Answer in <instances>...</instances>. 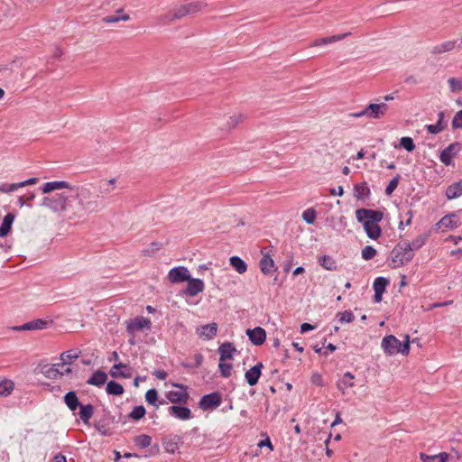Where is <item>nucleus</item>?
<instances>
[{
	"label": "nucleus",
	"mask_w": 462,
	"mask_h": 462,
	"mask_svg": "<svg viewBox=\"0 0 462 462\" xmlns=\"http://www.w3.org/2000/svg\"><path fill=\"white\" fill-rule=\"evenodd\" d=\"M59 189H68L70 196L77 200L76 206L71 208V215L69 218H81L92 213H97L101 210L102 206L90 189L85 186H74L65 180H55L44 183L42 186V191L44 194Z\"/></svg>",
	"instance_id": "1"
},
{
	"label": "nucleus",
	"mask_w": 462,
	"mask_h": 462,
	"mask_svg": "<svg viewBox=\"0 0 462 462\" xmlns=\"http://www.w3.org/2000/svg\"><path fill=\"white\" fill-rule=\"evenodd\" d=\"M70 191L67 189V191L51 193L49 192V195L42 199V205L48 208H50L53 212L61 213L65 212L69 209L71 210L72 206L69 205Z\"/></svg>",
	"instance_id": "2"
},
{
	"label": "nucleus",
	"mask_w": 462,
	"mask_h": 462,
	"mask_svg": "<svg viewBox=\"0 0 462 462\" xmlns=\"http://www.w3.org/2000/svg\"><path fill=\"white\" fill-rule=\"evenodd\" d=\"M413 258L411 245L408 243L398 244L391 252L390 265L400 267L408 263Z\"/></svg>",
	"instance_id": "3"
},
{
	"label": "nucleus",
	"mask_w": 462,
	"mask_h": 462,
	"mask_svg": "<svg viewBox=\"0 0 462 462\" xmlns=\"http://www.w3.org/2000/svg\"><path fill=\"white\" fill-rule=\"evenodd\" d=\"M173 387L178 388V391H169L166 394L167 399L173 404L185 405L189 400V394L188 393V386L179 383H172Z\"/></svg>",
	"instance_id": "4"
},
{
	"label": "nucleus",
	"mask_w": 462,
	"mask_h": 462,
	"mask_svg": "<svg viewBox=\"0 0 462 462\" xmlns=\"http://www.w3.org/2000/svg\"><path fill=\"white\" fill-rule=\"evenodd\" d=\"M126 331L128 334L134 336L136 332L143 329L150 330L152 322L148 318L143 316L136 317L125 321Z\"/></svg>",
	"instance_id": "5"
},
{
	"label": "nucleus",
	"mask_w": 462,
	"mask_h": 462,
	"mask_svg": "<svg viewBox=\"0 0 462 462\" xmlns=\"http://www.w3.org/2000/svg\"><path fill=\"white\" fill-rule=\"evenodd\" d=\"M203 2H190L177 7L172 14V19H180L188 14H195L201 11L205 7Z\"/></svg>",
	"instance_id": "6"
},
{
	"label": "nucleus",
	"mask_w": 462,
	"mask_h": 462,
	"mask_svg": "<svg viewBox=\"0 0 462 462\" xmlns=\"http://www.w3.org/2000/svg\"><path fill=\"white\" fill-rule=\"evenodd\" d=\"M222 396L218 392L205 394L201 397L199 406L203 411L215 410L220 406Z\"/></svg>",
	"instance_id": "7"
},
{
	"label": "nucleus",
	"mask_w": 462,
	"mask_h": 462,
	"mask_svg": "<svg viewBox=\"0 0 462 462\" xmlns=\"http://www.w3.org/2000/svg\"><path fill=\"white\" fill-rule=\"evenodd\" d=\"M356 217L358 222L379 223L383 217V212L367 208H360L356 211Z\"/></svg>",
	"instance_id": "8"
},
{
	"label": "nucleus",
	"mask_w": 462,
	"mask_h": 462,
	"mask_svg": "<svg viewBox=\"0 0 462 462\" xmlns=\"http://www.w3.org/2000/svg\"><path fill=\"white\" fill-rule=\"evenodd\" d=\"M189 273H190L187 267L177 266L169 271L167 279L172 284H179L189 280Z\"/></svg>",
	"instance_id": "9"
},
{
	"label": "nucleus",
	"mask_w": 462,
	"mask_h": 462,
	"mask_svg": "<svg viewBox=\"0 0 462 462\" xmlns=\"http://www.w3.org/2000/svg\"><path fill=\"white\" fill-rule=\"evenodd\" d=\"M460 150L461 144L459 143H450L440 152V162L446 166L453 165V158L457 155Z\"/></svg>",
	"instance_id": "10"
},
{
	"label": "nucleus",
	"mask_w": 462,
	"mask_h": 462,
	"mask_svg": "<svg viewBox=\"0 0 462 462\" xmlns=\"http://www.w3.org/2000/svg\"><path fill=\"white\" fill-rule=\"evenodd\" d=\"M382 348L388 356H393L400 352L401 341L393 335L386 336L382 340Z\"/></svg>",
	"instance_id": "11"
},
{
	"label": "nucleus",
	"mask_w": 462,
	"mask_h": 462,
	"mask_svg": "<svg viewBox=\"0 0 462 462\" xmlns=\"http://www.w3.org/2000/svg\"><path fill=\"white\" fill-rule=\"evenodd\" d=\"M365 107L368 119L383 118L386 115L389 108L388 105L385 102L379 104L372 103L366 106Z\"/></svg>",
	"instance_id": "12"
},
{
	"label": "nucleus",
	"mask_w": 462,
	"mask_h": 462,
	"mask_svg": "<svg viewBox=\"0 0 462 462\" xmlns=\"http://www.w3.org/2000/svg\"><path fill=\"white\" fill-rule=\"evenodd\" d=\"M263 367V363L259 362L245 372V378L246 383L250 386H254L257 384L259 378L262 374Z\"/></svg>",
	"instance_id": "13"
},
{
	"label": "nucleus",
	"mask_w": 462,
	"mask_h": 462,
	"mask_svg": "<svg viewBox=\"0 0 462 462\" xmlns=\"http://www.w3.org/2000/svg\"><path fill=\"white\" fill-rule=\"evenodd\" d=\"M246 335L248 336L249 340L255 346L263 345L266 339V332L261 327H256L253 329H246Z\"/></svg>",
	"instance_id": "14"
},
{
	"label": "nucleus",
	"mask_w": 462,
	"mask_h": 462,
	"mask_svg": "<svg viewBox=\"0 0 462 462\" xmlns=\"http://www.w3.org/2000/svg\"><path fill=\"white\" fill-rule=\"evenodd\" d=\"M198 336L204 340H211L215 337L217 332V324L212 322L210 324L203 325L197 328Z\"/></svg>",
	"instance_id": "15"
},
{
	"label": "nucleus",
	"mask_w": 462,
	"mask_h": 462,
	"mask_svg": "<svg viewBox=\"0 0 462 462\" xmlns=\"http://www.w3.org/2000/svg\"><path fill=\"white\" fill-rule=\"evenodd\" d=\"M168 411L170 415L181 420H187L192 418L190 409L180 404L170 406Z\"/></svg>",
	"instance_id": "16"
},
{
	"label": "nucleus",
	"mask_w": 462,
	"mask_h": 462,
	"mask_svg": "<svg viewBox=\"0 0 462 462\" xmlns=\"http://www.w3.org/2000/svg\"><path fill=\"white\" fill-rule=\"evenodd\" d=\"M109 374L113 378H130L132 376L130 368L123 363L115 364Z\"/></svg>",
	"instance_id": "17"
},
{
	"label": "nucleus",
	"mask_w": 462,
	"mask_h": 462,
	"mask_svg": "<svg viewBox=\"0 0 462 462\" xmlns=\"http://www.w3.org/2000/svg\"><path fill=\"white\" fill-rule=\"evenodd\" d=\"M218 353L220 355L219 360L221 362L226 360H232L234 354L236 352V347L231 342H224L218 347Z\"/></svg>",
	"instance_id": "18"
},
{
	"label": "nucleus",
	"mask_w": 462,
	"mask_h": 462,
	"mask_svg": "<svg viewBox=\"0 0 462 462\" xmlns=\"http://www.w3.org/2000/svg\"><path fill=\"white\" fill-rule=\"evenodd\" d=\"M457 46V41L449 40L443 42L439 44L433 46L430 50V53L433 55H439L446 52L452 51Z\"/></svg>",
	"instance_id": "19"
},
{
	"label": "nucleus",
	"mask_w": 462,
	"mask_h": 462,
	"mask_svg": "<svg viewBox=\"0 0 462 462\" xmlns=\"http://www.w3.org/2000/svg\"><path fill=\"white\" fill-rule=\"evenodd\" d=\"M350 34H351L350 32H346V33H343V34H338V35H333V36H329V37H324V38L316 39L315 41H313L310 43V47H319V46H322V45H327V44L334 43L336 42H338V41H341V40L345 39L346 37H347Z\"/></svg>",
	"instance_id": "20"
},
{
	"label": "nucleus",
	"mask_w": 462,
	"mask_h": 462,
	"mask_svg": "<svg viewBox=\"0 0 462 462\" xmlns=\"http://www.w3.org/2000/svg\"><path fill=\"white\" fill-rule=\"evenodd\" d=\"M445 196L448 199H455L462 196V180L454 182L447 187Z\"/></svg>",
	"instance_id": "21"
},
{
	"label": "nucleus",
	"mask_w": 462,
	"mask_h": 462,
	"mask_svg": "<svg viewBox=\"0 0 462 462\" xmlns=\"http://www.w3.org/2000/svg\"><path fill=\"white\" fill-rule=\"evenodd\" d=\"M354 379L355 376L346 372L337 383V389L344 394L346 389L354 386Z\"/></svg>",
	"instance_id": "22"
},
{
	"label": "nucleus",
	"mask_w": 462,
	"mask_h": 462,
	"mask_svg": "<svg viewBox=\"0 0 462 462\" xmlns=\"http://www.w3.org/2000/svg\"><path fill=\"white\" fill-rule=\"evenodd\" d=\"M364 229L367 235V236L371 239H377L382 235L381 227L378 223H368L363 222Z\"/></svg>",
	"instance_id": "23"
},
{
	"label": "nucleus",
	"mask_w": 462,
	"mask_h": 462,
	"mask_svg": "<svg viewBox=\"0 0 462 462\" xmlns=\"http://www.w3.org/2000/svg\"><path fill=\"white\" fill-rule=\"evenodd\" d=\"M106 374L101 370H97L88 379L87 383L100 387L106 383Z\"/></svg>",
	"instance_id": "24"
},
{
	"label": "nucleus",
	"mask_w": 462,
	"mask_h": 462,
	"mask_svg": "<svg viewBox=\"0 0 462 462\" xmlns=\"http://www.w3.org/2000/svg\"><path fill=\"white\" fill-rule=\"evenodd\" d=\"M354 195L357 199H368L371 195L370 189L365 181L354 186Z\"/></svg>",
	"instance_id": "25"
},
{
	"label": "nucleus",
	"mask_w": 462,
	"mask_h": 462,
	"mask_svg": "<svg viewBox=\"0 0 462 462\" xmlns=\"http://www.w3.org/2000/svg\"><path fill=\"white\" fill-rule=\"evenodd\" d=\"M81 351L79 349H69L68 351L63 352L60 355V363L61 367L65 366L66 365L70 364L73 360H76L80 356Z\"/></svg>",
	"instance_id": "26"
},
{
	"label": "nucleus",
	"mask_w": 462,
	"mask_h": 462,
	"mask_svg": "<svg viewBox=\"0 0 462 462\" xmlns=\"http://www.w3.org/2000/svg\"><path fill=\"white\" fill-rule=\"evenodd\" d=\"M129 19H130V16L124 13V9L123 8H120V9L116 10V14L105 16L102 19V21L105 23H118L120 21L126 22Z\"/></svg>",
	"instance_id": "27"
},
{
	"label": "nucleus",
	"mask_w": 462,
	"mask_h": 462,
	"mask_svg": "<svg viewBox=\"0 0 462 462\" xmlns=\"http://www.w3.org/2000/svg\"><path fill=\"white\" fill-rule=\"evenodd\" d=\"M64 402L66 403V405L68 406V408L72 411H75L79 407V405L81 404L78 399V396L76 394V393L74 391H69V393H67L64 396Z\"/></svg>",
	"instance_id": "28"
},
{
	"label": "nucleus",
	"mask_w": 462,
	"mask_h": 462,
	"mask_svg": "<svg viewBox=\"0 0 462 462\" xmlns=\"http://www.w3.org/2000/svg\"><path fill=\"white\" fill-rule=\"evenodd\" d=\"M60 367H61L60 364L45 365L42 367V373L47 378L56 379L60 376Z\"/></svg>",
	"instance_id": "29"
},
{
	"label": "nucleus",
	"mask_w": 462,
	"mask_h": 462,
	"mask_svg": "<svg viewBox=\"0 0 462 462\" xmlns=\"http://www.w3.org/2000/svg\"><path fill=\"white\" fill-rule=\"evenodd\" d=\"M14 220V216L12 213H8L5 216L3 222L0 226V237H5L9 234Z\"/></svg>",
	"instance_id": "30"
},
{
	"label": "nucleus",
	"mask_w": 462,
	"mask_h": 462,
	"mask_svg": "<svg viewBox=\"0 0 462 462\" xmlns=\"http://www.w3.org/2000/svg\"><path fill=\"white\" fill-rule=\"evenodd\" d=\"M420 458L423 462H447L448 454L446 452H440L436 455H427L425 453H420Z\"/></svg>",
	"instance_id": "31"
},
{
	"label": "nucleus",
	"mask_w": 462,
	"mask_h": 462,
	"mask_svg": "<svg viewBox=\"0 0 462 462\" xmlns=\"http://www.w3.org/2000/svg\"><path fill=\"white\" fill-rule=\"evenodd\" d=\"M180 437L174 436L171 439H165L162 442L163 448L167 453L174 454L176 450L179 448V442L180 441Z\"/></svg>",
	"instance_id": "32"
},
{
	"label": "nucleus",
	"mask_w": 462,
	"mask_h": 462,
	"mask_svg": "<svg viewBox=\"0 0 462 462\" xmlns=\"http://www.w3.org/2000/svg\"><path fill=\"white\" fill-rule=\"evenodd\" d=\"M439 226H444L448 229H454L457 227V220L456 214H449L443 217L437 224Z\"/></svg>",
	"instance_id": "33"
},
{
	"label": "nucleus",
	"mask_w": 462,
	"mask_h": 462,
	"mask_svg": "<svg viewBox=\"0 0 462 462\" xmlns=\"http://www.w3.org/2000/svg\"><path fill=\"white\" fill-rule=\"evenodd\" d=\"M259 265H260L261 271L264 274H269L274 271V262L272 259V257L268 254H265L262 257V259L260 260Z\"/></svg>",
	"instance_id": "34"
},
{
	"label": "nucleus",
	"mask_w": 462,
	"mask_h": 462,
	"mask_svg": "<svg viewBox=\"0 0 462 462\" xmlns=\"http://www.w3.org/2000/svg\"><path fill=\"white\" fill-rule=\"evenodd\" d=\"M80 411L79 412V416L80 420L85 423L88 424L91 417L94 413V407L91 404L79 405Z\"/></svg>",
	"instance_id": "35"
},
{
	"label": "nucleus",
	"mask_w": 462,
	"mask_h": 462,
	"mask_svg": "<svg viewBox=\"0 0 462 462\" xmlns=\"http://www.w3.org/2000/svg\"><path fill=\"white\" fill-rule=\"evenodd\" d=\"M245 119V116L243 114H235L230 116L226 122V127L227 130L236 128L237 125L242 124Z\"/></svg>",
	"instance_id": "36"
},
{
	"label": "nucleus",
	"mask_w": 462,
	"mask_h": 462,
	"mask_svg": "<svg viewBox=\"0 0 462 462\" xmlns=\"http://www.w3.org/2000/svg\"><path fill=\"white\" fill-rule=\"evenodd\" d=\"M231 266L240 274L246 272L247 264L245 262L240 258L239 256H232L230 258Z\"/></svg>",
	"instance_id": "37"
},
{
	"label": "nucleus",
	"mask_w": 462,
	"mask_h": 462,
	"mask_svg": "<svg viewBox=\"0 0 462 462\" xmlns=\"http://www.w3.org/2000/svg\"><path fill=\"white\" fill-rule=\"evenodd\" d=\"M106 391L109 395L119 396L124 393V387L116 381H110L106 384Z\"/></svg>",
	"instance_id": "38"
},
{
	"label": "nucleus",
	"mask_w": 462,
	"mask_h": 462,
	"mask_svg": "<svg viewBox=\"0 0 462 462\" xmlns=\"http://www.w3.org/2000/svg\"><path fill=\"white\" fill-rule=\"evenodd\" d=\"M145 400H146V402L149 404H151V405H152V406H154L156 408H158L159 405H161V404H166L167 403L164 400H162V401L159 402V403H157L158 393H157V391L155 389H150V390H148L146 392V393H145Z\"/></svg>",
	"instance_id": "39"
},
{
	"label": "nucleus",
	"mask_w": 462,
	"mask_h": 462,
	"mask_svg": "<svg viewBox=\"0 0 462 462\" xmlns=\"http://www.w3.org/2000/svg\"><path fill=\"white\" fill-rule=\"evenodd\" d=\"M442 119H443V113L440 112V113H439V120H438L437 124L427 125L426 126L427 131L431 134H437L442 132L443 129L445 128V126L442 124Z\"/></svg>",
	"instance_id": "40"
},
{
	"label": "nucleus",
	"mask_w": 462,
	"mask_h": 462,
	"mask_svg": "<svg viewBox=\"0 0 462 462\" xmlns=\"http://www.w3.org/2000/svg\"><path fill=\"white\" fill-rule=\"evenodd\" d=\"M14 383L11 380L5 379L0 382V395L8 396L14 390Z\"/></svg>",
	"instance_id": "41"
},
{
	"label": "nucleus",
	"mask_w": 462,
	"mask_h": 462,
	"mask_svg": "<svg viewBox=\"0 0 462 462\" xmlns=\"http://www.w3.org/2000/svg\"><path fill=\"white\" fill-rule=\"evenodd\" d=\"M319 263L320 265L325 268L326 270H329V271H332V270H336L337 268V263L335 262V260L329 256V255H323L319 258Z\"/></svg>",
	"instance_id": "42"
},
{
	"label": "nucleus",
	"mask_w": 462,
	"mask_h": 462,
	"mask_svg": "<svg viewBox=\"0 0 462 462\" xmlns=\"http://www.w3.org/2000/svg\"><path fill=\"white\" fill-rule=\"evenodd\" d=\"M134 444L140 448H145L151 445L152 438L149 435L142 434L134 438Z\"/></svg>",
	"instance_id": "43"
},
{
	"label": "nucleus",
	"mask_w": 462,
	"mask_h": 462,
	"mask_svg": "<svg viewBox=\"0 0 462 462\" xmlns=\"http://www.w3.org/2000/svg\"><path fill=\"white\" fill-rule=\"evenodd\" d=\"M146 410L143 405L135 406L128 414V418L134 420H139L145 416Z\"/></svg>",
	"instance_id": "44"
},
{
	"label": "nucleus",
	"mask_w": 462,
	"mask_h": 462,
	"mask_svg": "<svg viewBox=\"0 0 462 462\" xmlns=\"http://www.w3.org/2000/svg\"><path fill=\"white\" fill-rule=\"evenodd\" d=\"M302 219L307 224H313L317 217V212L313 208H307L302 212Z\"/></svg>",
	"instance_id": "45"
},
{
	"label": "nucleus",
	"mask_w": 462,
	"mask_h": 462,
	"mask_svg": "<svg viewBox=\"0 0 462 462\" xmlns=\"http://www.w3.org/2000/svg\"><path fill=\"white\" fill-rule=\"evenodd\" d=\"M336 317L340 323H350L355 319V316L351 310L338 312Z\"/></svg>",
	"instance_id": "46"
},
{
	"label": "nucleus",
	"mask_w": 462,
	"mask_h": 462,
	"mask_svg": "<svg viewBox=\"0 0 462 462\" xmlns=\"http://www.w3.org/2000/svg\"><path fill=\"white\" fill-rule=\"evenodd\" d=\"M448 83L452 92L462 90V78H450L448 79Z\"/></svg>",
	"instance_id": "47"
},
{
	"label": "nucleus",
	"mask_w": 462,
	"mask_h": 462,
	"mask_svg": "<svg viewBox=\"0 0 462 462\" xmlns=\"http://www.w3.org/2000/svg\"><path fill=\"white\" fill-rule=\"evenodd\" d=\"M361 255L365 261L371 260L376 255V250L371 245H366L362 249Z\"/></svg>",
	"instance_id": "48"
},
{
	"label": "nucleus",
	"mask_w": 462,
	"mask_h": 462,
	"mask_svg": "<svg viewBox=\"0 0 462 462\" xmlns=\"http://www.w3.org/2000/svg\"><path fill=\"white\" fill-rule=\"evenodd\" d=\"M20 188H21L20 182H16V183H2L0 185V192H2V193H11V192H14V191L17 190Z\"/></svg>",
	"instance_id": "49"
},
{
	"label": "nucleus",
	"mask_w": 462,
	"mask_h": 462,
	"mask_svg": "<svg viewBox=\"0 0 462 462\" xmlns=\"http://www.w3.org/2000/svg\"><path fill=\"white\" fill-rule=\"evenodd\" d=\"M188 282L187 289H204V282L199 278H192L189 274V280L186 281Z\"/></svg>",
	"instance_id": "50"
},
{
	"label": "nucleus",
	"mask_w": 462,
	"mask_h": 462,
	"mask_svg": "<svg viewBox=\"0 0 462 462\" xmlns=\"http://www.w3.org/2000/svg\"><path fill=\"white\" fill-rule=\"evenodd\" d=\"M233 365L228 363H225V361L219 363L218 369L223 377L228 378L231 375Z\"/></svg>",
	"instance_id": "51"
},
{
	"label": "nucleus",
	"mask_w": 462,
	"mask_h": 462,
	"mask_svg": "<svg viewBox=\"0 0 462 462\" xmlns=\"http://www.w3.org/2000/svg\"><path fill=\"white\" fill-rule=\"evenodd\" d=\"M400 145L407 152H412L415 149V144L411 137H402L400 140Z\"/></svg>",
	"instance_id": "52"
},
{
	"label": "nucleus",
	"mask_w": 462,
	"mask_h": 462,
	"mask_svg": "<svg viewBox=\"0 0 462 462\" xmlns=\"http://www.w3.org/2000/svg\"><path fill=\"white\" fill-rule=\"evenodd\" d=\"M400 180H401V176L399 174H397L395 177H393V179H392L390 180V182L388 183V185L386 186V189H385L386 195H391L395 190V189L397 188V186L399 184Z\"/></svg>",
	"instance_id": "53"
},
{
	"label": "nucleus",
	"mask_w": 462,
	"mask_h": 462,
	"mask_svg": "<svg viewBox=\"0 0 462 462\" xmlns=\"http://www.w3.org/2000/svg\"><path fill=\"white\" fill-rule=\"evenodd\" d=\"M161 248H162V244L161 243H159V242H152V243H151L149 248L143 249L142 251V254L143 255L151 256L153 254H155L156 252H158Z\"/></svg>",
	"instance_id": "54"
},
{
	"label": "nucleus",
	"mask_w": 462,
	"mask_h": 462,
	"mask_svg": "<svg viewBox=\"0 0 462 462\" xmlns=\"http://www.w3.org/2000/svg\"><path fill=\"white\" fill-rule=\"evenodd\" d=\"M390 282L384 277H377L373 284V289H385L389 286Z\"/></svg>",
	"instance_id": "55"
},
{
	"label": "nucleus",
	"mask_w": 462,
	"mask_h": 462,
	"mask_svg": "<svg viewBox=\"0 0 462 462\" xmlns=\"http://www.w3.org/2000/svg\"><path fill=\"white\" fill-rule=\"evenodd\" d=\"M426 242V237L424 236H419L411 243H408L409 245H411V252L415 249H420Z\"/></svg>",
	"instance_id": "56"
},
{
	"label": "nucleus",
	"mask_w": 462,
	"mask_h": 462,
	"mask_svg": "<svg viewBox=\"0 0 462 462\" xmlns=\"http://www.w3.org/2000/svg\"><path fill=\"white\" fill-rule=\"evenodd\" d=\"M32 330L43 329L46 328L48 322L44 319H38L30 321Z\"/></svg>",
	"instance_id": "57"
},
{
	"label": "nucleus",
	"mask_w": 462,
	"mask_h": 462,
	"mask_svg": "<svg viewBox=\"0 0 462 462\" xmlns=\"http://www.w3.org/2000/svg\"><path fill=\"white\" fill-rule=\"evenodd\" d=\"M452 127L455 129H462V109L459 110L452 119Z\"/></svg>",
	"instance_id": "58"
},
{
	"label": "nucleus",
	"mask_w": 462,
	"mask_h": 462,
	"mask_svg": "<svg viewBox=\"0 0 462 462\" xmlns=\"http://www.w3.org/2000/svg\"><path fill=\"white\" fill-rule=\"evenodd\" d=\"M211 264H212L211 263H203V264L199 265L198 272L199 273V274L202 276H205L206 273H208L209 277L212 278L213 273H212V271L210 268Z\"/></svg>",
	"instance_id": "59"
},
{
	"label": "nucleus",
	"mask_w": 462,
	"mask_h": 462,
	"mask_svg": "<svg viewBox=\"0 0 462 462\" xmlns=\"http://www.w3.org/2000/svg\"><path fill=\"white\" fill-rule=\"evenodd\" d=\"M401 354L402 355H408L410 352V337L409 335L405 336L404 342H401V346L399 347Z\"/></svg>",
	"instance_id": "60"
},
{
	"label": "nucleus",
	"mask_w": 462,
	"mask_h": 462,
	"mask_svg": "<svg viewBox=\"0 0 462 462\" xmlns=\"http://www.w3.org/2000/svg\"><path fill=\"white\" fill-rule=\"evenodd\" d=\"M406 216L408 217L407 219L405 221L401 220L400 223H399V229L400 230H403L405 226H410L411 224V219H412V217H413L412 211L411 210H408L407 213H406Z\"/></svg>",
	"instance_id": "61"
},
{
	"label": "nucleus",
	"mask_w": 462,
	"mask_h": 462,
	"mask_svg": "<svg viewBox=\"0 0 462 462\" xmlns=\"http://www.w3.org/2000/svg\"><path fill=\"white\" fill-rule=\"evenodd\" d=\"M257 446L259 448H263V447H266L268 448L271 451L273 450V445L272 444L271 440H270V438L265 434V439H262L258 442Z\"/></svg>",
	"instance_id": "62"
},
{
	"label": "nucleus",
	"mask_w": 462,
	"mask_h": 462,
	"mask_svg": "<svg viewBox=\"0 0 462 462\" xmlns=\"http://www.w3.org/2000/svg\"><path fill=\"white\" fill-rule=\"evenodd\" d=\"M96 429L104 436H109L110 430L105 425L101 424V422H97L96 424Z\"/></svg>",
	"instance_id": "63"
},
{
	"label": "nucleus",
	"mask_w": 462,
	"mask_h": 462,
	"mask_svg": "<svg viewBox=\"0 0 462 462\" xmlns=\"http://www.w3.org/2000/svg\"><path fill=\"white\" fill-rule=\"evenodd\" d=\"M203 359H204L203 356L200 353H197L194 356V363H193L194 368L200 367L203 363Z\"/></svg>",
	"instance_id": "64"
}]
</instances>
